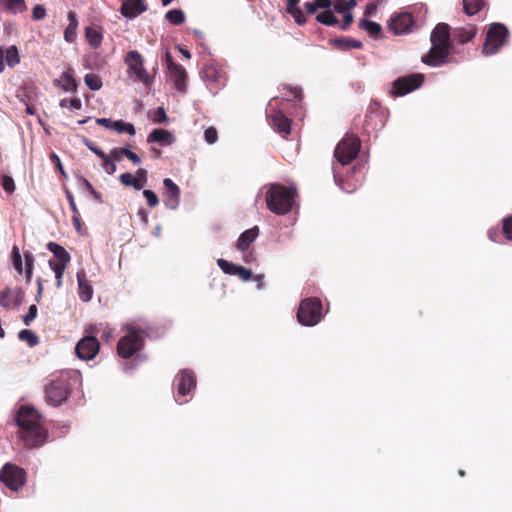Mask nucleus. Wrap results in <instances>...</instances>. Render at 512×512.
Returning a JSON list of instances; mask_svg holds the SVG:
<instances>
[{
	"label": "nucleus",
	"instance_id": "obj_20",
	"mask_svg": "<svg viewBox=\"0 0 512 512\" xmlns=\"http://www.w3.org/2000/svg\"><path fill=\"white\" fill-rule=\"evenodd\" d=\"M146 10L145 0H125L120 8L121 14L129 18H134Z\"/></svg>",
	"mask_w": 512,
	"mask_h": 512
},
{
	"label": "nucleus",
	"instance_id": "obj_9",
	"mask_svg": "<svg viewBox=\"0 0 512 512\" xmlns=\"http://www.w3.org/2000/svg\"><path fill=\"white\" fill-rule=\"evenodd\" d=\"M176 387L175 400L179 404L188 402V396L196 388V377L190 370H181L174 380Z\"/></svg>",
	"mask_w": 512,
	"mask_h": 512
},
{
	"label": "nucleus",
	"instance_id": "obj_15",
	"mask_svg": "<svg viewBox=\"0 0 512 512\" xmlns=\"http://www.w3.org/2000/svg\"><path fill=\"white\" fill-rule=\"evenodd\" d=\"M25 298V292L22 288H9L6 287L0 291V305L5 309L12 307H19Z\"/></svg>",
	"mask_w": 512,
	"mask_h": 512
},
{
	"label": "nucleus",
	"instance_id": "obj_12",
	"mask_svg": "<svg viewBox=\"0 0 512 512\" xmlns=\"http://www.w3.org/2000/svg\"><path fill=\"white\" fill-rule=\"evenodd\" d=\"M424 81L422 74H410L397 78L393 82L392 94L395 96L406 95L416 89H418Z\"/></svg>",
	"mask_w": 512,
	"mask_h": 512
},
{
	"label": "nucleus",
	"instance_id": "obj_32",
	"mask_svg": "<svg viewBox=\"0 0 512 512\" xmlns=\"http://www.w3.org/2000/svg\"><path fill=\"white\" fill-rule=\"evenodd\" d=\"M334 44L337 48L342 50L360 49L362 48V42L351 38L335 39Z\"/></svg>",
	"mask_w": 512,
	"mask_h": 512
},
{
	"label": "nucleus",
	"instance_id": "obj_60",
	"mask_svg": "<svg viewBox=\"0 0 512 512\" xmlns=\"http://www.w3.org/2000/svg\"><path fill=\"white\" fill-rule=\"evenodd\" d=\"M379 117V114L378 112H375V111H370L366 114L365 116V127H369L372 122L374 121L375 118H378Z\"/></svg>",
	"mask_w": 512,
	"mask_h": 512
},
{
	"label": "nucleus",
	"instance_id": "obj_37",
	"mask_svg": "<svg viewBox=\"0 0 512 512\" xmlns=\"http://www.w3.org/2000/svg\"><path fill=\"white\" fill-rule=\"evenodd\" d=\"M5 1V7L7 10L11 11L12 13H22L26 11L27 6L25 3V0H4Z\"/></svg>",
	"mask_w": 512,
	"mask_h": 512
},
{
	"label": "nucleus",
	"instance_id": "obj_56",
	"mask_svg": "<svg viewBox=\"0 0 512 512\" xmlns=\"http://www.w3.org/2000/svg\"><path fill=\"white\" fill-rule=\"evenodd\" d=\"M123 155L127 157L130 161H132L134 164H139L141 162L140 157L134 153L133 151L129 150L128 148L124 147Z\"/></svg>",
	"mask_w": 512,
	"mask_h": 512
},
{
	"label": "nucleus",
	"instance_id": "obj_44",
	"mask_svg": "<svg viewBox=\"0 0 512 512\" xmlns=\"http://www.w3.org/2000/svg\"><path fill=\"white\" fill-rule=\"evenodd\" d=\"M288 13L294 18L295 22L299 25H303L307 21L306 16L300 7L290 10L288 11Z\"/></svg>",
	"mask_w": 512,
	"mask_h": 512
},
{
	"label": "nucleus",
	"instance_id": "obj_42",
	"mask_svg": "<svg viewBox=\"0 0 512 512\" xmlns=\"http://www.w3.org/2000/svg\"><path fill=\"white\" fill-rule=\"evenodd\" d=\"M82 183H83V186L84 188L89 192V194L99 203H102L103 200H102V195L101 193H99L98 191H96L94 189V187L92 186V184L86 179V178H82Z\"/></svg>",
	"mask_w": 512,
	"mask_h": 512
},
{
	"label": "nucleus",
	"instance_id": "obj_58",
	"mask_svg": "<svg viewBox=\"0 0 512 512\" xmlns=\"http://www.w3.org/2000/svg\"><path fill=\"white\" fill-rule=\"evenodd\" d=\"M124 151V147H121V148H113L111 151H110V158L113 160V161H120L121 160V157L124 156L123 155V152Z\"/></svg>",
	"mask_w": 512,
	"mask_h": 512
},
{
	"label": "nucleus",
	"instance_id": "obj_45",
	"mask_svg": "<svg viewBox=\"0 0 512 512\" xmlns=\"http://www.w3.org/2000/svg\"><path fill=\"white\" fill-rule=\"evenodd\" d=\"M103 160L102 166L106 173L112 175L116 171L115 162L110 158L109 155H105V157L101 158Z\"/></svg>",
	"mask_w": 512,
	"mask_h": 512
},
{
	"label": "nucleus",
	"instance_id": "obj_63",
	"mask_svg": "<svg viewBox=\"0 0 512 512\" xmlns=\"http://www.w3.org/2000/svg\"><path fill=\"white\" fill-rule=\"evenodd\" d=\"M72 223H73V226L75 227V229L77 230V232H81L82 223H81V220H80V213L79 212H78V214H73V216H72Z\"/></svg>",
	"mask_w": 512,
	"mask_h": 512
},
{
	"label": "nucleus",
	"instance_id": "obj_2",
	"mask_svg": "<svg viewBox=\"0 0 512 512\" xmlns=\"http://www.w3.org/2000/svg\"><path fill=\"white\" fill-rule=\"evenodd\" d=\"M80 376L74 371L54 373L45 385V399L48 404L58 407L67 401L72 389L79 385Z\"/></svg>",
	"mask_w": 512,
	"mask_h": 512
},
{
	"label": "nucleus",
	"instance_id": "obj_35",
	"mask_svg": "<svg viewBox=\"0 0 512 512\" xmlns=\"http://www.w3.org/2000/svg\"><path fill=\"white\" fill-rule=\"evenodd\" d=\"M316 20L324 25L328 26H334L338 24V19L336 16L332 13L331 10L326 9L325 11L319 13L316 16Z\"/></svg>",
	"mask_w": 512,
	"mask_h": 512
},
{
	"label": "nucleus",
	"instance_id": "obj_22",
	"mask_svg": "<svg viewBox=\"0 0 512 512\" xmlns=\"http://www.w3.org/2000/svg\"><path fill=\"white\" fill-rule=\"evenodd\" d=\"M4 59L8 66L14 67L20 62L18 49L16 46H10L6 50L0 48V73L5 69Z\"/></svg>",
	"mask_w": 512,
	"mask_h": 512
},
{
	"label": "nucleus",
	"instance_id": "obj_31",
	"mask_svg": "<svg viewBox=\"0 0 512 512\" xmlns=\"http://www.w3.org/2000/svg\"><path fill=\"white\" fill-rule=\"evenodd\" d=\"M85 37L89 45L96 49L101 45L102 42V34L97 29L93 27H87L85 29Z\"/></svg>",
	"mask_w": 512,
	"mask_h": 512
},
{
	"label": "nucleus",
	"instance_id": "obj_10",
	"mask_svg": "<svg viewBox=\"0 0 512 512\" xmlns=\"http://www.w3.org/2000/svg\"><path fill=\"white\" fill-rule=\"evenodd\" d=\"M0 481L7 488L17 491L26 482V472L15 464L6 463L0 470Z\"/></svg>",
	"mask_w": 512,
	"mask_h": 512
},
{
	"label": "nucleus",
	"instance_id": "obj_16",
	"mask_svg": "<svg viewBox=\"0 0 512 512\" xmlns=\"http://www.w3.org/2000/svg\"><path fill=\"white\" fill-rule=\"evenodd\" d=\"M217 265L225 274L238 276L244 282L252 279V271L250 269L244 268L241 265L232 264L222 258L217 260Z\"/></svg>",
	"mask_w": 512,
	"mask_h": 512
},
{
	"label": "nucleus",
	"instance_id": "obj_62",
	"mask_svg": "<svg viewBox=\"0 0 512 512\" xmlns=\"http://www.w3.org/2000/svg\"><path fill=\"white\" fill-rule=\"evenodd\" d=\"M304 7H305V9H306L308 14H314L318 9H320L317 6L315 1H313V2H306L304 4Z\"/></svg>",
	"mask_w": 512,
	"mask_h": 512
},
{
	"label": "nucleus",
	"instance_id": "obj_40",
	"mask_svg": "<svg viewBox=\"0 0 512 512\" xmlns=\"http://www.w3.org/2000/svg\"><path fill=\"white\" fill-rule=\"evenodd\" d=\"M119 180L121 184L125 186H132L135 190L142 189V185L138 183V181H134V176L129 172L121 174Z\"/></svg>",
	"mask_w": 512,
	"mask_h": 512
},
{
	"label": "nucleus",
	"instance_id": "obj_50",
	"mask_svg": "<svg viewBox=\"0 0 512 512\" xmlns=\"http://www.w3.org/2000/svg\"><path fill=\"white\" fill-rule=\"evenodd\" d=\"M204 137L207 143L214 144L218 139V133L216 128L208 127L204 132Z\"/></svg>",
	"mask_w": 512,
	"mask_h": 512
},
{
	"label": "nucleus",
	"instance_id": "obj_23",
	"mask_svg": "<svg viewBox=\"0 0 512 512\" xmlns=\"http://www.w3.org/2000/svg\"><path fill=\"white\" fill-rule=\"evenodd\" d=\"M476 33L477 29L472 25H468L466 27H458L453 29L452 38L459 44H465L473 40V38L476 36Z\"/></svg>",
	"mask_w": 512,
	"mask_h": 512
},
{
	"label": "nucleus",
	"instance_id": "obj_28",
	"mask_svg": "<svg viewBox=\"0 0 512 512\" xmlns=\"http://www.w3.org/2000/svg\"><path fill=\"white\" fill-rule=\"evenodd\" d=\"M68 20L69 24L64 30V39L69 42L73 43L76 40L77 37V27H78V20H77V14L74 11L68 12Z\"/></svg>",
	"mask_w": 512,
	"mask_h": 512
},
{
	"label": "nucleus",
	"instance_id": "obj_61",
	"mask_svg": "<svg viewBox=\"0 0 512 512\" xmlns=\"http://www.w3.org/2000/svg\"><path fill=\"white\" fill-rule=\"evenodd\" d=\"M334 9L338 13H345V12H347L346 0H336Z\"/></svg>",
	"mask_w": 512,
	"mask_h": 512
},
{
	"label": "nucleus",
	"instance_id": "obj_17",
	"mask_svg": "<svg viewBox=\"0 0 512 512\" xmlns=\"http://www.w3.org/2000/svg\"><path fill=\"white\" fill-rule=\"evenodd\" d=\"M163 185L166 188L164 200L165 206L168 209L175 210L180 203V189L170 178H165L163 180Z\"/></svg>",
	"mask_w": 512,
	"mask_h": 512
},
{
	"label": "nucleus",
	"instance_id": "obj_38",
	"mask_svg": "<svg viewBox=\"0 0 512 512\" xmlns=\"http://www.w3.org/2000/svg\"><path fill=\"white\" fill-rule=\"evenodd\" d=\"M118 133H128L129 135H135V127L131 123L124 122L122 120H116L113 123V129Z\"/></svg>",
	"mask_w": 512,
	"mask_h": 512
},
{
	"label": "nucleus",
	"instance_id": "obj_49",
	"mask_svg": "<svg viewBox=\"0 0 512 512\" xmlns=\"http://www.w3.org/2000/svg\"><path fill=\"white\" fill-rule=\"evenodd\" d=\"M68 263L65 262H56L55 260H49V267L55 274L64 273L67 268Z\"/></svg>",
	"mask_w": 512,
	"mask_h": 512
},
{
	"label": "nucleus",
	"instance_id": "obj_18",
	"mask_svg": "<svg viewBox=\"0 0 512 512\" xmlns=\"http://www.w3.org/2000/svg\"><path fill=\"white\" fill-rule=\"evenodd\" d=\"M272 127L286 138L291 133V120L280 110L269 115Z\"/></svg>",
	"mask_w": 512,
	"mask_h": 512
},
{
	"label": "nucleus",
	"instance_id": "obj_46",
	"mask_svg": "<svg viewBox=\"0 0 512 512\" xmlns=\"http://www.w3.org/2000/svg\"><path fill=\"white\" fill-rule=\"evenodd\" d=\"M143 196L146 198L149 207L154 208L158 205V197L152 190H144Z\"/></svg>",
	"mask_w": 512,
	"mask_h": 512
},
{
	"label": "nucleus",
	"instance_id": "obj_6",
	"mask_svg": "<svg viewBox=\"0 0 512 512\" xmlns=\"http://www.w3.org/2000/svg\"><path fill=\"white\" fill-rule=\"evenodd\" d=\"M322 302L317 297L302 300L297 311V319L304 326H315L322 317Z\"/></svg>",
	"mask_w": 512,
	"mask_h": 512
},
{
	"label": "nucleus",
	"instance_id": "obj_30",
	"mask_svg": "<svg viewBox=\"0 0 512 512\" xmlns=\"http://www.w3.org/2000/svg\"><path fill=\"white\" fill-rule=\"evenodd\" d=\"M359 27L365 30L371 37L378 39L381 37L382 28L381 26L373 21L367 19H361Z\"/></svg>",
	"mask_w": 512,
	"mask_h": 512
},
{
	"label": "nucleus",
	"instance_id": "obj_39",
	"mask_svg": "<svg viewBox=\"0 0 512 512\" xmlns=\"http://www.w3.org/2000/svg\"><path fill=\"white\" fill-rule=\"evenodd\" d=\"M85 84L89 87L91 90H99L102 87V80L101 78L95 74V73H88L84 77Z\"/></svg>",
	"mask_w": 512,
	"mask_h": 512
},
{
	"label": "nucleus",
	"instance_id": "obj_36",
	"mask_svg": "<svg viewBox=\"0 0 512 512\" xmlns=\"http://www.w3.org/2000/svg\"><path fill=\"white\" fill-rule=\"evenodd\" d=\"M18 338L27 342L30 347H34L39 343L38 336L31 330L23 329L19 332Z\"/></svg>",
	"mask_w": 512,
	"mask_h": 512
},
{
	"label": "nucleus",
	"instance_id": "obj_14",
	"mask_svg": "<svg viewBox=\"0 0 512 512\" xmlns=\"http://www.w3.org/2000/svg\"><path fill=\"white\" fill-rule=\"evenodd\" d=\"M165 62L169 72V76L176 88L179 91H185L186 89V70L185 68L173 61V58L169 52H166Z\"/></svg>",
	"mask_w": 512,
	"mask_h": 512
},
{
	"label": "nucleus",
	"instance_id": "obj_47",
	"mask_svg": "<svg viewBox=\"0 0 512 512\" xmlns=\"http://www.w3.org/2000/svg\"><path fill=\"white\" fill-rule=\"evenodd\" d=\"M503 233L506 239L512 241V216L503 219Z\"/></svg>",
	"mask_w": 512,
	"mask_h": 512
},
{
	"label": "nucleus",
	"instance_id": "obj_43",
	"mask_svg": "<svg viewBox=\"0 0 512 512\" xmlns=\"http://www.w3.org/2000/svg\"><path fill=\"white\" fill-rule=\"evenodd\" d=\"M59 105L62 108H65L69 105L70 107H72L73 109H76V110H80L82 108V102H81L80 98H78V97H74L70 100H68L66 98L62 99V100H60Z\"/></svg>",
	"mask_w": 512,
	"mask_h": 512
},
{
	"label": "nucleus",
	"instance_id": "obj_5",
	"mask_svg": "<svg viewBox=\"0 0 512 512\" xmlns=\"http://www.w3.org/2000/svg\"><path fill=\"white\" fill-rule=\"evenodd\" d=\"M144 347V332L133 327L128 328L125 336L117 343V354L123 359H129Z\"/></svg>",
	"mask_w": 512,
	"mask_h": 512
},
{
	"label": "nucleus",
	"instance_id": "obj_25",
	"mask_svg": "<svg viewBox=\"0 0 512 512\" xmlns=\"http://www.w3.org/2000/svg\"><path fill=\"white\" fill-rule=\"evenodd\" d=\"M77 281H78V294L82 301L88 302L91 300L93 296V289L90 286L88 280L86 279V274L84 271H79L77 273Z\"/></svg>",
	"mask_w": 512,
	"mask_h": 512
},
{
	"label": "nucleus",
	"instance_id": "obj_54",
	"mask_svg": "<svg viewBox=\"0 0 512 512\" xmlns=\"http://www.w3.org/2000/svg\"><path fill=\"white\" fill-rule=\"evenodd\" d=\"M167 120V114L163 107H158L154 114V121L164 123Z\"/></svg>",
	"mask_w": 512,
	"mask_h": 512
},
{
	"label": "nucleus",
	"instance_id": "obj_53",
	"mask_svg": "<svg viewBox=\"0 0 512 512\" xmlns=\"http://www.w3.org/2000/svg\"><path fill=\"white\" fill-rule=\"evenodd\" d=\"M134 181H138L142 185V188L147 183V171L144 168H139L136 171V177H134Z\"/></svg>",
	"mask_w": 512,
	"mask_h": 512
},
{
	"label": "nucleus",
	"instance_id": "obj_64",
	"mask_svg": "<svg viewBox=\"0 0 512 512\" xmlns=\"http://www.w3.org/2000/svg\"><path fill=\"white\" fill-rule=\"evenodd\" d=\"M50 159L55 164V166L60 170V172L62 174H64V170H63V166H62L60 158L55 153H52L50 155Z\"/></svg>",
	"mask_w": 512,
	"mask_h": 512
},
{
	"label": "nucleus",
	"instance_id": "obj_4",
	"mask_svg": "<svg viewBox=\"0 0 512 512\" xmlns=\"http://www.w3.org/2000/svg\"><path fill=\"white\" fill-rule=\"evenodd\" d=\"M298 192L294 186H285L280 183L267 185L265 203L269 211L276 215H286L294 207Z\"/></svg>",
	"mask_w": 512,
	"mask_h": 512
},
{
	"label": "nucleus",
	"instance_id": "obj_3",
	"mask_svg": "<svg viewBox=\"0 0 512 512\" xmlns=\"http://www.w3.org/2000/svg\"><path fill=\"white\" fill-rule=\"evenodd\" d=\"M430 41L431 48L422 57V62L437 67L444 64L450 54L451 34L449 25L446 23L437 24L431 33Z\"/></svg>",
	"mask_w": 512,
	"mask_h": 512
},
{
	"label": "nucleus",
	"instance_id": "obj_48",
	"mask_svg": "<svg viewBox=\"0 0 512 512\" xmlns=\"http://www.w3.org/2000/svg\"><path fill=\"white\" fill-rule=\"evenodd\" d=\"M2 187L8 194H12L15 191V183L13 178L7 175L3 176Z\"/></svg>",
	"mask_w": 512,
	"mask_h": 512
},
{
	"label": "nucleus",
	"instance_id": "obj_34",
	"mask_svg": "<svg viewBox=\"0 0 512 512\" xmlns=\"http://www.w3.org/2000/svg\"><path fill=\"white\" fill-rule=\"evenodd\" d=\"M165 18L173 25H181L185 21V14L181 9L169 10Z\"/></svg>",
	"mask_w": 512,
	"mask_h": 512
},
{
	"label": "nucleus",
	"instance_id": "obj_57",
	"mask_svg": "<svg viewBox=\"0 0 512 512\" xmlns=\"http://www.w3.org/2000/svg\"><path fill=\"white\" fill-rule=\"evenodd\" d=\"M113 123H114V121L109 118H97L96 119L97 125L102 126L106 129H110V130L113 129Z\"/></svg>",
	"mask_w": 512,
	"mask_h": 512
},
{
	"label": "nucleus",
	"instance_id": "obj_27",
	"mask_svg": "<svg viewBox=\"0 0 512 512\" xmlns=\"http://www.w3.org/2000/svg\"><path fill=\"white\" fill-rule=\"evenodd\" d=\"M202 78L210 83L217 84L221 81V70L213 63L205 64L201 71Z\"/></svg>",
	"mask_w": 512,
	"mask_h": 512
},
{
	"label": "nucleus",
	"instance_id": "obj_1",
	"mask_svg": "<svg viewBox=\"0 0 512 512\" xmlns=\"http://www.w3.org/2000/svg\"><path fill=\"white\" fill-rule=\"evenodd\" d=\"M19 427V438L27 448L40 447L46 443L48 432L43 427L41 415L29 405H22L15 414Z\"/></svg>",
	"mask_w": 512,
	"mask_h": 512
},
{
	"label": "nucleus",
	"instance_id": "obj_21",
	"mask_svg": "<svg viewBox=\"0 0 512 512\" xmlns=\"http://www.w3.org/2000/svg\"><path fill=\"white\" fill-rule=\"evenodd\" d=\"M54 85L66 92H76L78 84L74 78L73 68H67L58 79L54 80Z\"/></svg>",
	"mask_w": 512,
	"mask_h": 512
},
{
	"label": "nucleus",
	"instance_id": "obj_7",
	"mask_svg": "<svg viewBox=\"0 0 512 512\" xmlns=\"http://www.w3.org/2000/svg\"><path fill=\"white\" fill-rule=\"evenodd\" d=\"M509 36L507 27L502 23H492L486 32L482 53L486 56L496 54L506 43Z\"/></svg>",
	"mask_w": 512,
	"mask_h": 512
},
{
	"label": "nucleus",
	"instance_id": "obj_29",
	"mask_svg": "<svg viewBox=\"0 0 512 512\" xmlns=\"http://www.w3.org/2000/svg\"><path fill=\"white\" fill-rule=\"evenodd\" d=\"M47 248L50 252L53 253L54 257H55V261L56 262H65V263H69L70 260H71V256L70 254L68 253V251L62 247L61 245H59L58 243L56 242H49L47 244Z\"/></svg>",
	"mask_w": 512,
	"mask_h": 512
},
{
	"label": "nucleus",
	"instance_id": "obj_59",
	"mask_svg": "<svg viewBox=\"0 0 512 512\" xmlns=\"http://www.w3.org/2000/svg\"><path fill=\"white\" fill-rule=\"evenodd\" d=\"M353 22V15L349 12H345L343 16V24L341 25V29L346 30L351 23Z\"/></svg>",
	"mask_w": 512,
	"mask_h": 512
},
{
	"label": "nucleus",
	"instance_id": "obj_19",
	"mask_svg": "<svg viewBox=\"0 0 512 512\" xmlns=\"http://www.w3.org/2000/svg\"><path fill=\"white\" fill-rule=\"evenodd\" d=\"M412 24V15L404 12L391 18L389 28L394 34H402L408 32Z\"/></svg>",
	"mask_w": 512,
	"mask_h": 512
},
{
	"label": "nucleus",
	"instance_id": "obj_13",
	"mask_svg": "<svg viewBox=\"0 0 512 512\" xmlns=\"http://www.w3.org/2000/svg\"><path fill=\"white\" fill-rule=\"evenodd\" d=\"M100 350L98 339L92 335H87L80 339L75 346L76 355L81 360H92L96 357Z\"/></svg>",
	"mask_w": 512,
	"mask_h": 512
},
{
	"label": "nucleus",
	"instance_id": "obj_51",
	"mask_svg": "<svg viewBox=\"0 0 512 512\" xmlns=\"http://www.w3.org/2000/svg\"><path fill=\"white\" fill-rule=\"evenodd\" d=\"M45 17H46V9L40 4L35 5L32 10V18L34 20H42Z\"/></svg>",
	"mask_w": 512,
	"mask_h": 512
},
{
	"label": "nucleus",
	"instance_id": "obj_11",
	"mask_svg": "<svg viewBox=\"0 0 512 512\" xmlns=\"http://www.w3.org/2000/svg\"><path fill=\"white\" fill-rule=\"evenodd\" d=\"M125 63L128 65L130 70L133 71L140 82L146 86L152 85L153 77H151L144 68V59L138 51H129L125 57Z\"/></svg>",
	"mask_w": 512,
	"mask_h": 512
},
{
	"label": "nucleus",
	"instance_id": "obj_8",
	"mask_svg": "<svg viewBox=\"0 0 512 512\" xmlns=\"http://www.w3.org/2000/svg\"><path fill=\"white\" fill-rule=\"evenodd\" d=\"M360 138L354 133H346L343 139L337 144L334 156L343 166L354 160L360 150Z\"/></svg>",
	"mask_w": 512,
	"mask_h": 512
},
{
	"label": "nucleus",
	"instance_id": "obj_55",
	"mask_svg": "<svg viewBox=\"0 0 512 512\" xmlns=\"http://www.w3.org/2000/svg\"><path fill=\"white\" fill-rule=\"evenodd\" d=\"M65 195H66V198H67V200L69 202V206L71 208L72 213L73 214H78L79 210H78V207L76 205V202H75L73 194L69 190H66L65 191Z\"/></svg>",
	"mask_w": 512,
	"mask_h": 512
},
{
	"label": "nucleus",
	"instance_id": "obj_41",
	"mask_svg": "<svg viewBox=\"0 0 512 512\" xmlns=\"http://www.w3.org/2000/svg\"><path fill=\"white\" fill-rule=\"evenodd\" d=\"M12 261H13L15 270L18 273L22 274V272H23L22 257H21L19 248L16 245H14L12 248Z\"/></svg>",
	"mask_w": 512,
	"mask_h": 512
},
{
	"label": "nucleus",
	"instance_id": "obj_33",
	"mask_svg": "<svg viewBox=\"0 0 512 512\" xmlns=\"http://www.w3.org/2000/svg\"><path fill=\"white\" fill-rule=\"evenodd\" d=\"M464 11L468 15L478 13L484 6V0H463Z\"/></svg>",
	"mask_w": 512,
	"mask_h": 512
},
{
	"label": "nucleus",
	"instance_id": "obj_52",
	"mask_svg": "<svg viewBox=\"0 0 512 512\" xmlns=\"http://www.w3.org/2000/svg\"><path fill=\"white\" fill-rule=\"evenodd\" d=\"M37 311H38V309H37L36 305L33 304L29 307L27 314L23 317V322L25 325L28 326L30 324V322L36 318Z\"/></svg>",
	"mask_w": 512,
	"mask_h": 512
},
{
	"label": "nucleus",
	"instance_id": "obj_24",
	"mask_svg": "<svg viewBox=\"0 0 512 512\" xmlns=\"http://www.w3.org/2000/svg\"><path fill=\"white\" fill-rule=\"evenodd\" d=\"M259 235L258 226H254L250 229L242 232L237 240L236 247L240 251H245L249 248L250 244L255 241Z\"/></svg>",
	"mask_w": 512,
	"mask_h": 512
},
{
	"label": "nucleus",
	"instance_id": "obj_26",
	"mask_svg": "<svg viewBox=\"0 0 512 512\" xmlns=\"http://www.w3.org/2000/svg\"><path fill=\"white\" fill-rule=\"evenodd\" d=\"M148 143L158 142L161 145H171L174 137L171 132L165 129H154L147 137Z\"/></svg>",
	"mask_w": 512,
	"mask_h": 512
}]
</instances>
